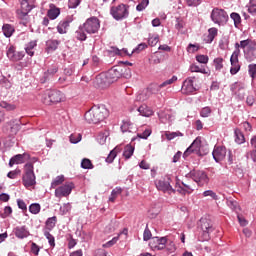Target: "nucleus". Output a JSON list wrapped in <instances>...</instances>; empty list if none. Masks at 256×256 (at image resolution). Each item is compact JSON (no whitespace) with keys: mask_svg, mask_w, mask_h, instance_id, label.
Segmentation results:
<instances>
[{"mask_svg":"<svg viewBox=\"0 0 256 256\" xmlns=\"http://www.w3.org/2000/svg\"><path fill=\"white\" fill-rule=\"evenodd\" d=\"M109 117V110L105 106H93L84 115V119L87 123H101Z\"/></svg>","mask_w":256,"mask_h":256,"instance_id":"f257e3e1","label":"nucleus"},{"mask_svg":"<svg viewBox=\"0 0 256 256\" xmlns=\"http://www.w3.org/2000/svg\"><path fill=\"white\" fill-rule=\"evenodd\" d=\"M41 101L44 105H57L65 101V94L59 90H46L42 94Z\"/></svg>","mask_w":256,"mask_h":256,"instance_id":"f03ea898","label":"nucleus"},{"mask_svg":"<svg viewBox=\"0 0 256 256\" xmlns=\"http://www.w3.org/2000/svg\"><path fill=\"white\" fill-rule=\"evenodd\" d=\"M35 172H33V163H27L24 166V175L22 176V183L24 187H33L37 182L35 181Z\"/></svg>","mask_w":256,"mask_h":256,"instance_id":"7ed1b4c3","label":"nucleus"},{"mask_svg":"<svg viewBox=\"0 0 256 256\" xmlns=\"http://www.w3.org/2000/svg\"><path fill=\"white\" fill-rule=\"evenodd\" d=\"M110 14L116 21H121L129 17V6L125 4H119L118 6H112Z\"/></svg>","mask_w":256,"mask_h":256,"instance_id":"20e7f679","label":"nucleus"},{"mask_svg":"<svg viewBox=\"0 0 256 256\" xmlns=\"http://www.w3.org/2000/svg\"><path fill=\"white\" fill-rule=\"evenodd\" d=\"M175 81H177V76H173L172 78L164 81L162 84H151L146 90L147 97L144 99H149L151 95H157V93H159L163 87H167V85H173Z\"/></svg>","mask_w":256,"mask_h":256,"instance_id":"39448f33","label":"nucleus"},{"mask_svg":"<svg viewBox=\"0 0 256 256\" xmlns=\"http://www.w3.org/2000/svg\"><path fill=\"white\" fill-rule=\"evenodd\" d=\"M210 17L213 23L219 26L226 25L227 21H229V15L226 13V11L219 8H214Z\"/></svg>","mask_w":256,"mask_h":256,"instance_id":"423d86ee","label":"nucleus"},{"mask_svg":"<svg viewBox=\"0 0 256 256\" xmlns=\"http://www.w3.org/2000/svg\"><path fill=\"white\" fill-rule=\"evenodd\" d=\"M156 188L158 191H163V193H175L176 190L173 189V186H171V176L167 175L164 178L160 180L155 181Z\"/></svg>","mask_w":256,"mask_h":256,"instance_id":"0eeeda50","label":"nucleus"},{"mask_svg":"<svg viewBox=\"0 0 256 256\" xmlns=\"http://www.w3.org/2000/svg\"><path fill=\"white\" fill-rule=\"evenodd\" d=\"M82 27H84L86 33L93 35L99 31L101 23L99 22V18L91 17L86 20V23H84Z\"/></svg>","mask_w":256,"mask_h":256,"instance_id":"6e6552de","label":"nucleus"},{"mask_svg":"<svg viewBox=\"0 0 256 256\" xmlns=\"http://www.w3.org/2000/svg\"><path fill=\"white\" fill-rule=\"evenodd\" d=\"M186 179H192L194 183H198V185H204V183H207L209 178L207 177V174H205V172L193 170L190 173L186 174Z\"/></svg>","mask_w":256,"mask_h":256,"instance_id":"1a4fd4ad","label":"nucleus"},{"mask_svg":"<svg viewBox=\"0 0 256 256\" xmlns=\"http://www.w3.org/2000/svg\"><path fill=\"white\" fill-rule=\"evenodd\" d=\"M74 188L75 184H73V182H66L64 185L56 188L55 197L58 199H62V197H69Z\"/></svg>","mask_w":256,"mask_h":256,"instance_id":"9d476101","label":"nucleus"},{"mask_svg":"<svg viewBox=\"0 0 256 256\" xmlns=\"http://www.w3.org/2000/svg\"><path fill=\"white\" fill-rule=\"evenodd\" d=\"M200 228L202 229V232H203L204 241H209L210 233H213V231L215 230L213 228V222H211L210 219L201 218L200 219Z\"/></svg>","mask_w":256,"mask_h":256,"instance_id":"9b49d317","label":"nucleus"},{"mask_svg":"<svg viewBox=\"0 0 256 256\" xmlns=\"http://www.w3.org/2000/svg\"><path fill=\"white\" fill-rule=\"evenodd\" d=\"M123 71H129V69L123 68L121 66H114L113 68H111L106 73L108 79L110 80V83H115V81L121 79V77H123Z\"/></svg>","mask_w":256,"mask_h":256,"instance_id":"f8f14e48","label":"nucleus"},{"mask_svg":"<svg viewBox=\"0 0 256 256\" xmlns=\"http://www.w3.org/2000/svg\"><path fill=\"white\" fill-rule=\"evenodd\" d=\"M94 85L96 87H99L100 89H106V87H109V85H111V80H109V76H107V73H101L96 76L94 80Z\"/></svg>","mask_w":256,"mask_h":256,"instance_id":"ddd939ff","label":"nucleus"},{"mask_svg":"<svg viewBox=\"0 0 256 256\" xmlns=\"http://www.w3.org/2000/svg\"><path fill=\"white\" fill-rule=\"evenodd\" d=\"M212 155L216 163H219V161H223L225 159L227 155V148H225V146H215Z\"/></svg>","mask_w":256,"mask_h":256,"instance_id":"4468645a","label":"nucleus"},{"mask_svg":"<svg viewBox=\"0 0 256 256\" xmlns=\"http://www.w3.org/2000/svg\"><path fill=\"white\" fill-rule=\"evenodd\" d=\"M194 81H195V77H189L184 81L182 86L183 93H185L186 95H189L197 91V88L195 87V85H193Z\"/></svg>","mask_w":256,"mask_h":256,"instance_id":"2eb2a0df","label":"nucleus"},{"mask_svg":"<svg viewBox=\"0 0 256 256\" xmlns=\"http://www.w3.org/2000/svg\"><path fill=\"white\" fill-rule=\"evenodd\" d=\"M167 244V238L165 237H154L150 241V247L153 249H157L158 251H161L165 248V245Z\"/></svg>","mask_w":256,"mask_h":256,"instance_id":"dca6fc26","label":"nucleus"},{"mask_svg":"<svg viewBox=\"0 0 256 256\" xmlns=\"http://www.w3.org/2000/svg\"><path fill=\"white\" fill-rule=\"evenodd\" d=\"M199 149H201V138H196L189 148L184 152V157H189L191 153H198Z\"/></svg>","mask_w":256,"mask_h":256,"instance_id":"f3484780","label":"nucleus"},{"mask_svg":"<svg viewBox=\"0 0 256 256\" xmlns=\"http://www.w3.org/2000/svg\"><path fill=\"white\" fill-rule=\"evenodd\" d=\"M230 63H231V68H230L231 75H237V73H239V71L241 70V65L239 64V56L232 54L230 57Z\"/></svg>","mask_w":256,"mask_h":256,"instance_id":"a211bd4d","label":"nucleus"},{"mask_svg":"<svg viewBox=\"0 0 256 256\" xmlns=\"http://www.w3.org/2000/svg\"><path fill=\"white\" fill-rule=\"evenodd\" d=\"M244 57L249 61V63L256 60V43L250 44V47H247L244 50Z\"/></svg>","mask_w":256,"mask_h":256,"instance_id":"6ab92c4d","label":"nucleus"},{"mask_svg":"<svg viewBox=\"0 0 256 256\" xmlns=\"http://www.w3.org/2000/svg\"><path fill=\"white\" fill-rule=\"evenodd\" d=\"M25 159H29V154H17L10 159L9 167H13V165H21L22 163H25Z\"/></svg>","mask_w":256,"mask_h":256,"instance_id":"aec40b11","label":"nucleus"},{"mask_svg":"<svg viewBox=\"0 0 256 256\" xmlns=\"http://www.w3.org/2000/svg\"><path fill=\"white\" fill-rule=\"evenodd\" d=\"M32 9H33V6H29V4L27 2H25L24 4H21V9H18L16 11L17 17L19 19H25L27 17V15H29V12Z\"/></svg>","mask_w":256,"mask_h":256,"instance_id":"412c9836","label":"nucleus"},{"mask_svg":"<svg viewBox=\"0 0 256 256\" xmlns=\"http://www.w3.org/2000/svg\"><path fill=\"white\" fill-rule=\"evenodd\" d=\"M8 127L10 128V133L12 135H17V132L21 129V120L14 119L8 122Z\"/></svg>","mask_w":256,"mask_h":256,"instance_id":"4be33fe9","label":"nucleus"},{"mask_svg":"<svg viewBox=\"0 0 256 256\" xmlns=\"http://www.w3.org/2000/svg\"><path fill=\"white\" fill-rule=\"evenodd\" d=\"M61 15V10L55 6V4L50 5V9L47 12V17H49L52 21Z\"/></svg>","mask_w":256,"mask_h":256,"instance_id":"5701e85b","label":"nucleus"},{"mask_svg":"<svg viewBox=\"0 0 256 256\" xmlns=\"http://www.w3.org/2000/svg\"><path fill=\"white\" fill-rule=\"evenodd\" d=\"M138 113H140V115L142 117H151L153 116V111L151 108H149V106H147L146 104H142L141 106H139L137 108Z\"/></svg>","mask_w":256,"mask_h":256,"instance_id":"b1692460","label":"nucleus"},{"mask_svg":"<svg viewBox=\"0 0 256 256\" xmlns=\"http://www.w3.org/2000/svg\"><path fill=\"white\" fill-rule=\"evenodd\" d=\"M14 233L18 239H25L29 235V232L25 226L16 227Z\"/></svg>","mask_w":256,"mask_h":256,"instance_id":"393cba45","label":"nucleus"},{"mask_svg":"<svg viewBox=\"0 0 256 256\" xmlns=\"http://www.w3.org/2000/svg\"><path fill=\"white\" fill-rule=\"evenodd\" d=\"M75 37L78 41L87 40V34H85V27H83V25H80L78 30H76Z\"/></svg>","mask_w":256,"mask_h":256,"instance_id":"a878e982","label":"nucleus"},{"mask_svg":"<svg viewBox=\"0 0 256 256\" xmlns=\"http://www.w3.org/2000/svg\"><path fill=\"white\" fill-rule=\"evenodd\" d=\"M218 30L217 28L213 27L208 29V35L205 38L207 43H213L214 39L217 37Z\"/></svg>","mask_w":256,"mask_h":256,"instance_id":"bb28decb","label":"nucleus"},{"mask_svg":"<svg viewBox=\"0 0 256 256\" xmlns=\"http://www.w3.org/2000/svg\"><path fill=\"white\" fill-rule=\"evenodd\" d=\"M69 20L61 21L57 26V31L60 35L67 33V27H69Z\"/></svg>","mask_w":256,"mask_h":256,"instance_id":"cd10ccee","label":"nucleus"},{"mask_svg":"<svg viewBox=\"0 0 256 256\" xmlns=\"http://www.w3.org/2000/svg\"><path fill=\"white\" fill-rule=\"evenodd\" d=\"M59 47V41L50 39L46 41V49L47 51H56V49Z\"/></svg>","mask_w":256,"mask_h":256,"instance_id":"c85d7f7f","label":"nucleus"},{"mask_svg":"<svg viewBox=\"0 0 256 256\" xmlns=\"http://www.w3.org/2000/svg\"><path fill=\"white\" fill-rule=\"evenodd\" d=\"M3 34L6 37H11L15 33V28L10 24H4L2 27Z\"/></svg>","mask_w":256,"mask_h":256,"instance_id":"c756f323","label":"nucleus"},{"mask_svg":"<svg viewBox=\"0 0 256 256\" xmlns=\"http://www.w3.org/2000/svg\"><path fill=\"white\" fill-rule=\"evenodd\" d=\"M121 193H123V189H121V187H116L115 189L112 190L111 195L109 197V201L111 203H115V199H117V197H119Z\"/></svg>","mask_w":256,"mask_h":256,"instance_id":"7c9ffc66","label":"nucleus"},{"mask_svg":"<svg viewBox=\"0 0 256 256\" xmlns=\"http://www.w3.org/2000/svg\"><path fill=\"white\" fill-rule=\"evenodd\" d=\"M57 224V216L50 217L46 220V229L45 231H51Z\"/></svg>","mask_w":256,"mask_h":256,"instance_id":"2f4dec72","label":"nucleus"},{"mask_svg":"<svg viewBox=\"0 0 256 256\" xmlns=\"http://www.w3.org/2000/svg\"><path fill=\"white\" fill-rule=\"evenodd\" d=\"M133 153H135V148L131 145H127L124 148L123 157H125V159H131V157H133Z\"/></svg>","mask_w":256,"mask_h":256,"instance_id":"473e14b6","label":"nucleus"},{"mask_svg":"<svg viewBox=\"0 0 256 256\" xmlns=\"http://www.w3.org/2000/svg\"><path fill=\"white\" fill-rule=\"evenodd\" d=\"M181 183H182L184 189L186 190V192L188 193V195H191V193L194 192L196 187H197L195 185V183L191 184V183H189L187 181H182Z\"/></svg>","mask_w":256,"mask_h":256,"instance_id":"72a5a7b5","label":"nucleus"},{"mask_svg":"<svg viewBox=\"0 0 256 256\" xmlns=\"http://www.w3.org/2000/svg\"><path fill=\"white\" fill-rule=\"evenodd\" d=\"M64 182H65V176L64 175L57 176L52 181L51 187H52V189H55V187H59V185H63Z\"/></svg>","mask_w":256,"mask_h":256,"instance_id":"f704fd0d","label":"nucleus"},{"mask_svg":"<svg viewBox=\"0 0 256 256\" xmlns=\"http://www.w3.org/2000/svg\"><path fill=\"white\" fill-rule=\"evenodd\" d=\"M234 133H235V141L238 143V145L243 144V142L245 141V136L243 135V132H241V130L239 129H236Z\"/></svg>","mask_w":256,"mask_h":256,"instance_id":"c9c22d12","label":"nucleus"},{"mask_svg":"<svg viewBox=\"0 0 256 256\" xmlns=\"http://www.w3.org/2000/svg\"><path fill=\"white\" fill-rule=\"evenodd\" d=\"M0 107H2V109H5L6 111H15L17 109V106L15 104H10L6 101H1Z\"/></svg>","mask_w":256,"mask_h":256,"instance_id":"e433bc0d","label":"nucleus"},{"mask_svg":"<svg viewBox=\"0 0 256 256\" xmlns=\"http://www.w3.org/2000/svg\"><path fill=\"white\" fill-rule=\"evenodd\" d=\"M35 47H37V41H31L25 48L26 53L30 55V57H33V55H35V52H33V49H35Z\"/></svg>","mask_w":256,"mask_h":256,"instance_id":"4c0bfd02","label":"nucleus"},{"mask_svg":"<svg viewBox=\"0 0 256 256\" xmlns=\"http://www.w3.org/2000/svg\"><path fill=\"white\" fill-rule=\"evenodd\" d=\"M119 153V148H114L107 156L106 163H113L115 161V157Z\"/></svg>","mask_w":256,"mask_h":256,"instance_id":"58836bf2","label":"nucleus"},{"mask_svg":"<svg viewBox=\"0 0 256 256\" xmlns=\"http://www.w3.org/2000/svg\"><path fill=\"white\" fill-rule=\"evenodd\" d=\"M29 211L32 215H38L41 212V205L39 203H33L29 206Z\"/></svg>","mask_w":256,"mask_h":256,"instance_id":"ea45409f","label":"nucleus"},{"mask_svg":"<svg viewBox=\"0 0 256 256\" xmlns=\"http://www.w3.org/2000/svg\"><path fill=\"white\" fill-rule=\"evenodd\" d=\"M149 5V0H138V5L136 6L137 11H145Z\"/></svg>","mask_w":256,"mask_h":256,"instance_id":"a19ab883","label":"nucleus"},{"mask_svg":"<svg viewBox=\"0 0 256 256\" xmlns=\"http://www.w3.org/2000/svg\"><path fill=\"white\" fill-rule=\"evenodd\" d=\"M245 89V84L236 82L231 86V91L233 93H239L240 91H243Z\"/></svg>","mask_w":256,"mask_h":256,"instance_id":"79ce46f5","label":"nucleus"},{"mask_svg":"<svg viewBox=\"0 0 256 256\" xmlns=\"http://www.w3.org/2000/svg\"><path fill=\"white\" fill-rule=\"evenodd\" d=\"M255 40H251V39H246V40H242L240 41V49H243L245 51V49H247V47H251V44H255Z\"/></svg>","mask_w":256,"mask_h":256,"instance_id":"37998d69","label":"nucleus"},{"mask_svg":"<svg viewBox=\"0 0 256 256\" xmlns=\"http://www.w3.org/2000/svg\"><path fill=\"white\" fill-rule=\"evenodd\" d=\"M44 236L48 240L50 247H55V237L51 235V233H49L47 230H44Z\"/></svg>","mask_w":256,"mask_h":256,"instance_id":"c03bdc74","label":"nucleus"},{"mask_svg":"<svg viewBox=\"0 0 256 256\" xmlns=\"http://www.w3.org/2000/svg\"><path fill=\"white\" fill-rule=\"evenodd\" d=\"M191 73H203L204 75L207 74V70L205 68H200L198 65L192 64L190 66Z\"/></svg>","mask_w":256,"mask_h":256,"instance_id":"a18cd8bd","label":"nucleus"},{"mask_svg":"<svg viewBox=\"0 0 256 256\" xmlns=\"http://www.w3.org/2000/svg\"><path fill=\"white\" fill-rule=\"evenodd\" d=\"M230 17L234 21L235 27L241 25V15H239V13L233 12L231 13Z\"/></svg>","mask_w":256,"mask_h":256,"instance_id":"49530a36","label":"nucleus"},{"mask_svg":"<svg viewBox=\"0 0 256 256\" xmlns=\"http://www.w3.org/2000/svg\"><path fill=\"white\" fill-rule=\"evenodd\" d=\"M223 58L218 57L214 59V67L216 69V71H221V69H223Z\"/></svg>","mask_w":256,"mask_h":256,"instance_id":"de8ad7c7","label":"nucleus"},{"mask_svg":"<svg viewBox=\"0 0 256 256\" xmlns=\"http://www.w3.org/2000/svg\"><path fill=\"white\" fill-rule=\"evenodd\" d=\"M82 169H93V163H91V160L84 158L81 162Z\"/></svg>","mask_w":256,"mask_h":256,"instance_id":"09e8293b","label":"nucleus"},{"mask_svg":"<svg viewBox=\"0 0 256 256\" xmlns=\"http://www.w3.org/2000/svg\"><path fill=\"white\" fill-rule=\"evenodd\" d=\"M158 43H159V35H154L149 37L148 45H150V47H155V45H157Z\"/></svg>","mask_w":256,"mask_h":256,"instance_id":"8fccbe9b","label":"nucleus"},{"mask_svg":"<svg viewBox=\"0 0 256 256\" xmlns=\"http://www.w3.org/2000/svg\"><path fill=\"white\" fill-rule=\"evenodd\" d=\"M183 137V134L181 132H168L166 133V138L168 139V141H171L173 139H175V137Z\"/></svg>","mask_w":256,"mask_h":256,"instance_id":"3c124183","label":"nucleus"},{"mask_svg":"<svg viewBox=\"0 0 256 256\" xmlns=\"http://www.w3.org/2000/svg\"><path fill=\"white\" fill-rule=\"evenodd\" d=\"M248 73L252 79L256 77V64H249Z\"/></svg>","mask_w":256,"mask_h":256,"instance_id":"603ef678","label":"nucleus"},{"mask_svg":"<svg viewBox=\"0 0 256 256\" xmlns=\"http://www.w3.org/2000/svg\"><path fill=\"white\" fill-rule=\"evenodd\" d=\"M11 213H13V209L11 208V206H6L4 208V212L1 213V217L2 219H7V217H9V215H11Z\"/></svg>","mask_w":256,"mask_h":256,"instance_id":"864d4df0","label":"nucleus"},{"mask_svg":"<svg viewBox=\"0 0 256 256\" xmlns=\"http://www.w3.org/2000/svg\"><path fill=\"white\" fill-rule=\"evenodd\" d=\"M196 61H198V63H203L204 65H206V63H209V56H207V55H197L196 56Z\"/></svg>","mask_w":256,"mask_h":256,"instance_id":"5fc2aeb1","label":"nucleus"},{"mask_svg":"<svg viewBox=\"0 0 256 256\" xmlns=\"http://www.w3.org/2000/svg\"><path fill=\"white\" fill-rule=\"evenodd\" d=\"M0 85H2V87H5V89H11V82L5 77H2L0 79Z\"/></svg>","mask_w":256,"mask_h":256,"instance_id":"6e6d98bb","label":"nucleus"},{"mask_svg":"<svg viewBox=\"0 0 256 256\" xmlns=\"http://www.w3.org/2000/svg\"><path fill=\"white\" fill-rule=\"evenodd\" d=\"M121 131L122 133H131V122H124L123 125L121 126Z\"/></svg>","mask_w":256,"mask_h":256,"instance_id":"4d7b16f0","label":"nucleus"},{"mask_svg":"<svg viewBox=\"0 0 256 256\" xmlns=\"http://www.w3.org/2000/svg\"><path fill=\"white\" fill-rule=\"evenodd\" d=\"M186 5H188V7H199L201 0H186Z\"/></svg>","mask_w":256,"mask_h":256,"instance_id":"13d9d810","label":"nucleus"},{"mask_svg":"<svg viewBox=\"0 0 256 256\" xmlns=\"http://www.w3.org/2000/svg\"><path fill=\"white\" fill-rule=\"evenodd\" d=\"M81 141V134H72L70 135V142L73 144H77Z\"/></svg>","mask_w":256,"mask_h":256,"instance_id":"bf43d9fd","label":"nucleus"},{"mask_svg":"<svg viewBox=\"0 0 256 256\" xmlns=\"http://www.w3.org/2000/svg\"><path fill=\"white\" fill-rule=\"evenodd\" d=\"M204 197H211L212 199L217 200V194L215 192H213V190H206L203 192Z\"/></svg>","mask_w":256,"mask_h":256,"instance_id":"052dcab7","label":"nucleus"},{"mask_svg":"<svg viewBox=\"0 0 256 256\" xmlns=\"http://www.w3.org/2000/svg\"><path fill=\"white\" fill-rule=\"evenodd\" d=\"M246 159H252V161H254V163H256V149L247 152Z\"/></svg>","mask_w":256,"mask_h":256,"instance_id":"680f3d73","label":"nucleus"},{"mask_svg":"<svg viewBox=\"0 0 256 256\" xmlns=\"http://www.w3.org/2000/svg\"><path fill=\"white\" fill-rule=\"evenodd\" d=\"M200 115L201 117H209V115H211V108L208 106L202 108V110L200 111Z\"/></svg>","mask_w":256,"mask_h":256,"instance_id":"e2e57ef3","label":"nucleus"},{"mask_svg":"<svg viewBox=\"0 0 256 256\" xmlns=\"http://www.w3.org/2000/svg\"><path fill=\"white\" fill-rule=\"evenodd\" d=\"M23 57H25V53L24 52H14V56L12 58V61H21V59H23Z\"/></svg>","mask_w":256,"mask_h":256,"instance_id":"0e129e2a","label":"nucleus"},{"mask_svg":"<svg viewBox=\"0 0 256 256\" xmlns=\"http://www.w3.org/2000/svg\"><path fill=\"white\" fill-rule=\"evenodd\" d=\"M151 237H152L151 230H149V227L146 226V228L144 230V234H143V240L149 241V239H151Z\"/></svg>","mask_w":256,"mask_h":256,"instance_id":"69168bd1","label":"nucleus"},{"mask_svg":"<svg viewBox=\"0 0 256 256\" xmlns=\"http://www.w3.org/2000/svg\"><path fill=\"white\" fill-rule=\"evenodd\" d=\"M151 135V129H146L143 133L138 134L139 139H148Z\"/></svg>","mask_w":256,"mask_h":256,"instance_id":"338daca9","label":"nucleus"},{"mask_svg":"<svg viewBox=\"0 0 256 256\" xmlns=\"http://www.w3.org/2000/svg\"><path fill=\"white\" fill-rule=\"evenodd\" d=\"M60 211H62L63 215H65L66 213H69V211H71V204H70V203L64 204V205L60 208Z\"/></svg>","mask_w":256,"mask_h":256,"instance_id":"774afa93","label":"nucleus"}]
</instances>
